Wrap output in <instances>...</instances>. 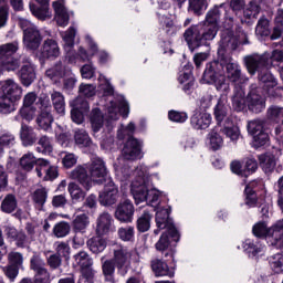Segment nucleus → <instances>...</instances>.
<instances>
[{
  "instance_id": "59",
  "label": "nucleus",
  "mask_w": 283,
  "mask_h": 283,
  "mask_svg": "<svg viewBox=\"0 0 283 283\" xmlns=\"http://www.w3.org/2000/svg\"><path fill=\"white\" fill-rule=\"evenodd\" d=\"M255 33L260 36H269V34H271V31L269 30V20L266 18H260L255 28Z\"/></svg>"
},
{
  "instance_id": "1",
  "label": "nucleus",
  "mask_w": 283,
  "mask_h": 283,
  "mask_svg": "<svg viewBox=\"0 0 283 283\" xmlns=\"http://www.w3.org/2000/svg\"><path fill=\"white\" fill-rule=\"evenodd\" d=\"M238 49V38L231 33V31H223L221 34V40L219 42L218 49V61L211 62L207 65L203 75L202 83L207 85H214L218 92H224L229 94L231 92V86L227 78L231 83H238L242 78V69L238 62H233L231 57V52ZM226 67V74L222 75L220 70Z\"/></svg>"
},
{
  "instance_id": "27",
  "label": "nucleus",
  "mask_w": 283,
  "mask_h": 283,
  "mask_svg": "<svg viewBox=\"0 0 283 283\" xmlns=\"http://www.w3.org/2000/svg\"><path fill=\"white\" fill-rule=\"evenodd\" d=\"M256 72H259V81L263 90H266V92L270 93L271 90H273V87L277 85V81L275 80L273 74L269 72V67L260 69Z\"/></svg>"
},
{
  "instance_id": "43",
  "label": "nucleus",
  "mask_w": 283,
  "mask_h": 283,
  "mask_svg": "<svg viewBox=\"0 0 283 283\" xmlns=\"http://www.w3.org/2000/svg\"><path fill=\"white\" fill-rule=\"evenodd\" d=\"M35 165H39V159L32 153H27L20 158V166L24 171H32Z\"/></svg>"
},
{
  "instance_id": "14",
  "label": "nucleus",
  "mask_w": 283,
  "mask_h": 283,
  "mask_svg": "<svg viewBox=\"0 0 283 283\" xmlns=\"http://www.w3.org/2000/svg\"><path fill=\"white\" fill-rule=\"evenodd\" d=\"M115 218L119 222H132L134 220V203L126 199L117 205Z\"/></svg>"
},
{
  "instance_id": "63",
  "label": "nucleus",
  "mask_w": 283,
  "mask_h": 283,
  "mask_svg": "<svg viewBox=\"0 0 283 283\" xmlns=\"http://www.w3.org/2000/svg\"><path fill=\"white\" fill-rule=\"evenodd\" d=\"M8 262L11 266H17L19 269L23 264V254L20 252H10L8 254Z\"/></svg>"
},
{
  "instance_id": "55",
  "label": "nucleus",
  "mask_w": 283,
  "mask_h": 283,
  "mask_svg": "<svg viewBox=\"0 0 283 283\" xmlns=\"http://www.w3.org/2000/svg\"><path fill=\"white\" fill-rule=\"evenodd\" d=\"M269 263L274 273H283V254L276 253L269 258Z\"/></svg>"
},
{
  "instance_id": "34",
  "label": "nucleus",
  "mask_w": 283,
  "mask_h": 283,
  "mask_svg": "<svg viewBox=\"0 0 283 283\" xmlns=\"http://www.w3.org/2000/svg\"><path fill=\"white\" fill-rule=\"evenodd\" d=\"M130 193L135 200V205L143 202V177H136L130 184Z\"/></svg>"
},
{
  "instance_id": "11",
  "label": "nucleus",
  "mask_w": 283,
  "mask_h": 283,
  "mask_svg": "<svg viewBox=\"0 0 283 283\" xmlns=\"http://www.w3.org/2000/svg\"><path fill=\"white\" fill-rule=\"evenodd\" d=\"M88 171L91 174L90 178L92 182H97V185H103V182H105V179L107 178V168L102 159H93Z\"/></svg>"
},
{
  "instance_id": "8",
  "label": "nucleus",
  "mask_w": 283,
  "mask_h": 283,
  "mask_svg": "<svg viewBox=\"0 0 283 283\" xmlns=\"http://www.w3.org/2000/svg\"><path fill=\"white\" fill-rule=\"evenodd\" d=\"M31 270L35 273V283H50V272L45 268V261L35 254L30 261Z\"/></svg>"
},
{
  "instance_id": "58",
  "label": "nucleus",
  "mask_w": 283,
  "mask_h": 283,
  "mask_svg": "<svg viewBox=\"0 0 283 283\" xmlns=\"http://www.w3.org/2000/svg\"><path fill=\"white\" fill-rule=\"evenodd\" d=\"M244 193H245V205L248 207H255L258 205V195L253 190V185L249 184L245 187Z\"/></svg>"
},
{
  "instance_id": "32",
  "label": "nucleus",
  "mask_w": 283,
  "mask_h": 283,
  "mask_svg": "<svg viewBox=\"0 0 283 283\" xmlns=\"http://www.w3.org/2000/svg\"><path fill=\"white\" fill-rule=\"evenodd\" d=\"M90 227V217L85 213L77 214L72 221L74 233H86Z\"/></svg>"
},
{
  "instance_id": "24",
  "label": "nucleus",
  "mask_w": 283,
  "mask_h": 283,
  "mask_svg": "<svg viewBox=\"0 0 283 283\" xmlns=\"http://www.w3.org/2000/svg\"><path fill=\"white\" fill-rule=\"evenodd\" d=\"M64 0H57L52 3L53 10L55 12V21L61 28H65L70 23V13L65 9Z\"/></svg>"
},
{
  "instance_id": "57",
  "label": "nucleus",
  "mask_w": 283,
  "mask_h": 283,
  "mask_svg": "<svg viewBox=\"0 0 283 283\" xmlns=\"http://www.w3.org/2000/svg\"><path fill=\"white\" fill-rule=\"evenodd\" d=\"M74 39H76V29L71 27L63 34L64 48H65L66 52H70V50H72V48H74Z\"/></svg>"
},
{
  "instance_id": "25",
  "label": "nucleus",
  "mask_w": 283,
  "mask_h": 283,
  "mask_svg": "<svg viewBox=\"0 0 283 283\" xmlns=\"http://www.w3.org/2000/svg\"><path fill=\"white\" fill-rule=\"evenodd\" d=\"M190 124L193 129H208L211 125V114L196 111L190 118Z\"/></svg>"
},
{
  "instance_id": "23",
  "label": "nucleus",
  "mask_w": 283,
  "mask_h": 283,
  "mask_svg": "<svg viewBox=\"0 0 283 283\" xmlns=\"http://www.w3.org/2000/svg\"><path fill=\"white\" fill-rule=\"evenodd\" d=\"M72 74V70L67 69L63 65V62H57L51 69L46 70L45 76L53 81L54 83H59L63 76H70Z\"/></svg>"
},
{
  "instance_id": "4",
  "label": "nucleus",
  "mask_w": 283,
  "mask_h": 283,
  "mask_svg": "<svg viewBox=\"0 0 283 283\" xmlns=\"http://www.w3.org/2000/svg\"><path fill=\"white\" fill-rule=\"evenodd\" d=\"M21 86L14 80H6L0 87V114H12L14 103L21 99Z\"/></svg>"
},
{
  "instance_id": "9",
  "label": "nucleus",
  "mask_w": 283,
  "mask_h": 283,
  "mask_svg": "<svg viewBox=\"0 0 283 283\" xmlns=\"http://www.w3.org/2000/svg\"><path fill=\"white\" fill-rule=\"evenodd\" d=\"M98 202L102 207H112L118 202V187L114 181H108L103 191L98 195Z\"/></svg>"
},
{
  "instance_id": "6",
  "label": "nucleus",
  "mask_w": 283,
  "mask_h": 283,
  "mask_svg": "<svg viewBox=\"0 0 283 283\" xmlns=\"http://www.w3.org/2000/svg\"><path fill=\"white\" fill-rule=\"evenodd\" d=\"M244 61L249 74L254 75L258 70H262L263 67H271V65H273V61L282 63L283 51L274 50L272 53L265 52L262 55H249L244 59Z\"/></svg>"
},
{
  "instance_id": "13",
  "label": "nucleus",
  "mask_w": 283,
  "mask_h": 283,
  "mask_svg": "<svg viewBox=\"0 0 283 283\" xmlns=\"http://www.w3.org/2000/svg\"><path fill=\"white\" fill-rule=\"evenodd\" d=\"M184 39L188 44L189 50L193 52V50L200 48L202 45V34L200 31V25H191L189 27L185 33Z\"/></svg>"
},
{
  "instance_id": "39",
  "label": "nucleus",
  "mask_w": 283,
  "mask_h": 283,
  "mask_svg": "<svg viewBox=\"0 0 283 283\" xmlns=\"http://www.w3.org/2000/svg\"><path fill=\"white\" fill-rule=\"evenodd\" d=\"M29 8L33 17H35L40 21H45V19H52V11H50V7L48 6L36 7L34 3H30Z\"/></svg>"
},
{
  "instance_id": "41",
  "label": "nucleus",
  "mask_w": 283,
  "mask_h": 283,
  "mask_svg": "<svg viewBox=\"0 0 283 283\" xmlns=\"http://www.w3.org/2000/svg\"><path fill=\"white\" fill-rule=\"evenodd\" d=\"M259 165L265 174H271L275 169V156L273 155H260Z\"/></svg>"
},
{
  "instance_id": "45",
  "label": "nucleus",
  "mask_w": 283,
  "mask_h": 283,
  "mask_svg": "<svg viewBox=\"0 0 283 283\" xmlns=\"http://www.w3.org/2000/svg\"><path fill=\"white\" fill-rule=\"evenodd\" d=\"M17 145V137L12 133H4L0 135V156L3 149H10Z\"/></svg>"
},
{
  "instance_id": "5",
  "label": "nucleus",
  "mask_w": 283,
  "mask_h": 283,
  "mask_svg": "<svg viewBox=\"0 0 283 283\" xmlns=\"http://www.w3.org/2000/svg\"><path fill=\"white\" fill-rule=\"evenodd\" d=\"M252 233L256 238H266L272 247L283 249V220L277 221L272 228H268L264 222L255 223Z\"/></svg>"
},
{
  "instance_id": "56",
  "label": "nucleus",
  "mask_w": 283,
  "mask_h": 283,
  "mask_svg": "<svg viewBox=\"0 0 283 283\" xmlns=\"http://www.w3.org/2000/svg\"><path fill=\"white\" fill-rule=\"evenodd\" d=\"M247 129L248 133L251 134V136H255L256 134L264 132V120L252 119L248 122Z\"/></svg>"
},
{
  "instance_id": "35",
  "label": "nucleus",
  "mask_w": 283,
  "mask_h": 283,
  "mask_svg": "<svg viewBox=\"0 0 283 283\" xmlns=\"http://www.w3.org/2000/svg\"><path fill=\"white\" fill-rule=\"evenodd\" d=\"M19 52V42L13 41L10 43H4L0 45V62L6 61V59H11Z\"/></svg>"
},
{
  "instance_id": "60",
  "label": "nucleus",
  "mask_w": 283,
  "mask_h": 283,
  "mask_svg": "<svg viewBox=\"0 0 283 283\" xmlns=\"http://www.w3.org/2000/svg\"><path fill=\"white\" fill-rule=\"evenodd\" d=\"M78 92L81 96H85V98H92V96H96V85L81 84L78 87Z\"/></svg>"
},
{
  "instance_id": "16",
  "label": "nucleus",
  "mask_w": 283,
  "mask_h": 283,
  "mask_svg": "<svg viewBox=\"0 0 283 283\" xmlns=\"http://www.w3.org/2000/svg\"><path fill=\"white\" fill-rule=\"evenodd\" d=\"M112 251L114 254L113 262L117 269H123V266L129 264L132 253H129V251L125 247L115 243L113 244Z\"/></svg>"
},
{
  "instance_id": "31",
  "label": "nucleus",
  "mask_w": 283,
  "mask_h": 283,
  "mask_svg": "<svg viewBox=\"0 0 283 283\" xmlns=\"http://www.w3.org/2000/svg\"><path fill=\"white\" fill-rule=\"evenodd\" d=\"M61 54L59 44L52 39H46L42 46L43 59H56Z\"/></svg>"
},
{
  "instance_id": "19",
  "label": "nucleus",
  "mask_w": 283,
  "mask_h": 283,
  "mask_svg": "<svg viewBox=\"0 0 283 283\" xmlns=\"http://www.w3.org/2000/svg\"><path fill=\"white\" fill-rule=\"evenodd\" d=\"M122 156L124 160H136L140 156V144L138 139L134 137L128 138L122 150Z\"/></svg>"
},
{
  "instance_id": "15",
  "label": "nucleus",
  "mask_w": 283,
  "mask_h": 283,
  "mask_svg": "<svg viewBox=\"0 0 283 283\" xmlns=\"http://www.w3.org/2000/svg\"><path fill=\"white\" fill-rule=\"evenodd\" d=\"M4 233L9 240L15 243V247L19 249H25V247H30L28 234H25L22 230H17V228L12 226H7L4 228Z\"/></svg>"
},
{
  "instance_id": "53",
  "label": "nucleus",
  "mask_w": 283,
  "mask_h": 283,
  "mask_svg": "<svg viewBox=\"0 0 283 283\" xmlns=\"http://www.w3.org/2000/svg\"><path fill=\"white\" fill-rule=\"evenodd\" d=\"M74 140L80 147H90L92 145V138L84 129L75 130Z\"/></svg>"
},
{
  "instance_id": "22",
  "label": "nucleus",
  "mask_w": 283,
  "mask_h": 283,
  "mask_svg": "<svg viewBox=\"0 0 283 283\" xmlns=\"http://www.w3.org/2000/svg\"><path fill=\"white\" fill-rule=\"evenodd\" d=\"M114 219L109 212H102L96 219V235H107L112 231Z\"/></svg>"
},
{
  "instance_id": "44",
  "label": "nucleus",
  "mask_w": 283,
  "mask_h": 283,
  "mask_svg": "<svg viewBox=\"0 0 283 283\" xmlns=\"http://www.w3.org/2000/svg\"><path fill=\"white\" fill-rule=\"evenodd\" d=\"M209 145L213 151H218V149L222 148V145H224V140L222 139V136L218 134V127L213 128L208 134Z\"/></svg>"
},
{
  "instance_id": "36",
  "label": "nucleus",
  "mask_w": 283,
  "mask_h": 283,
  "mask_svg": "<svg viewBox=\"0 0 283 283\" xmlns=\"http://www.w3.org/2000/svg\"><path fill=\"white\" fill-rule=\"evenodd\" d=\"M18 207H19V202L17 201V197L12 193H8L2 199L0 209L3 213H14Z\"/></svg>"
},
{
  "instance_id": "12",
  "label": "nucleus",
  "mask_w": 283,
  "mask_h": 283,
  "mask_svg": "<svg viewBox=\"0 0 283 283\" xmlns=\"http://www.w3.org/2000/svg\"><path fill=\"white\" fill-rule=\"evenodd\" d=\"M41 41H43V36L39 28L29 29L23 33V45L30 52H35L38 48H41Z\"/></svg>"
},
{
  "instance_id": "37",
  "label": "nucleus",
  "mask_w": 283,
  "mask_h": 283,
  "mask_svg": "<svg viewBox=\"0 0 283 283\" xmlns=\"http://www.w3.org/2000/svg\"><path fill=\"white\" fill-rule=\"evenodd\" d=\"M222 10H224V3L216 4L210 9L206 15V23L210 25H218L220 17H222Z\"/></svg>"
},
{
  "instance_id": "26",
  "label": "nucleus",
  "mask_w": 283,
  "mask_h": 283,
  "mask_svg": "<svg viewBox=\"0 0 283 283\" xmlns=\"http://www.w3.org/2000/svg\"><path fill=\"white\" fill-rule=\"evenodd\" d=\"M227 94L229 93L223 92V94L220 96L214 107V116H216V120L218 122V125H221L222 122L227 118V114H229V104H228Z\"/></svg>"
},
{
  "instance_id": "30",
  "label": "nucleus",
  "mask_w": 283,
  "mask_h": 283,
  "mask_svg": "<svg viewBox=\"0 0 283 283\" xmlns=\"http://www.w3.org/2000/svg\"><path fill=\"white\" fill-rule=\"evenodd\" d=\"M90 251L98 255V253H103L105 249H107V240L103 238V234H97L87 240L86 242Z\"/></svg>"
},
{
  "instance_id": "17",
  "label": "nucleus",
  "mask_w": 283,
  "mask_h": 283,
  "mask_svg": "<svg viewBox=\"0 0 283 283\" xmlns=\"http://www.w3.org/2000/svg\"><path fill=\"white\" fill-rule=\"evenodd\" d=\"M35 171L39 178H42V176L44 175V180H54L59 178V169L54 166H51L50 161L45 159L38 160Z\"/></svg>"
},
{
  "instance_id": "3",
  "label": "nucleus",
  "mask_w": 283,
  "mask_h": 283,
  "mask_svg": "<svg viewBox=\"0 0 283 283\" xmlns=\"http://www.w3.org/2000/svg\"><path fill=\"white\" fill-rule=\"evenodd\" d=\"M156 224L157 229H166L167 231L164 232L156 243L157 251H160L161 253H165L168 249L171 242L169 241V238L174 240V242H178L180 240V234L178 233V230L174 226V222L171 219H169V209H160L156 213Z\"/></svg>"
},
{
  "instance_id": "28",
  "label": "nucleus",
  "mask_w": 283,
  "mask_h": 283,
  "mask_svg": "<svg viewBox=\"0 0 283 283\" xmlns=\"http://www.w3.org/2000/svg\"><path fill=\"white\" fill-rule=\"evenodd\" d=\"M20 140L23 147H32V145L36 143V133L34 132V128L22 123L20 129Z\"/></svg>"
},
{
  "instance_id": "49",
  "label": "nucleus",
  "mask_w": 283,
  "mask_h": 283,
  "mask_svg": "<svg viewBox=\"0 0 283 283\" xmlns=\"http://www.w3.org/2000/svg\"><path fill=\"white\" fill-rule=\"evenodd\" d=\"M67 191L73 202H78V200H83L85 198V191H83L81 186H78L76 182H70L67 186Z\"/></svg>"
},
{
  "instance_id": "51",
  "label": "nucleus",
  "mask_w": 283,
  "mask_h": 283,
  "mask_svg": "<svg viewBox=\"0 0 283 283\" xmlns=\"http://www.w3.org/2000/svg\"><path fill=\"white\" fill-rule=\"evenodd\" d=\"M0 67L6 70V72H15L19 67H21V60L18 57H7L6 60L0 61Z\"/></svg>"
},
{
  "instance_id": "50",
  "label": "nucleus",
  "mask_w": 283,
  "mask_h": 283,
  "mask_svg": "<svg viewBox=\"0 0 283 283\" xmlns=\"http://www.w3.org/2000/svg\"><path fill=\"white\" fill-rule=\"evenodd\" d=\"M36 151L39 154H52L54 147L52 146V139L48 136H41L38 142Z\"/></svg>"
},
{
  "instance_id": "47",
  "label": "nucleus",
  "mask_w": 283,
  "mask_h": 283,
  "mask_svg": "<svg viewBox=\"0 0 283 283\" xmlns=\"http://www.w3.org/2000/svg\"><path fill=\"white\" fill-rule=\"evenodd\" d=\"M99 85L98 90L102 92L103 96H113L114 95V86H112V83H109V80L105 77V75L99 74L97 78Z\"/></svg>"
},
{
  "instance_id": "40",
  "label": "nucleus",
  "mask_w": 283,
  "mask_h": 283,
  "mask_svg": "<svg viewBox=\"0 0 283 283\" xmlns=\"http://www.w3.org/2000/svg\"><path fill=\"white\" fill-rule=\"evenodd\" d=\"M32 200H33L36 209H39V211H41L43 209V206L48 201V189H45L43 187L35 189L32 193Z\"/></svg>"
},
{
  "instance_id": "48",
  "label": "nucleus",
  "mask_w": 283,
  "mask_h": 283,
  "mask_svg": "<svg viewBox=\"0 0 283 283\" xmlns=\"http://www.w3.org/2000/svg\"><path fill=\"white\" fill-rule=\"evenodd\" d=\"M260 3L255 0H251L247 8L243 10V17L245 19H258V14H260Z\"/></svg>"
},
{
  "instance_id": "20",
  "label": "nucleus",
  "mask_w": 283,
  "mask_h": 283,
  "mask_svg": "<svg viewBox=\"0 0 283 283\" xmlns=\"http://www.w3.org/2000/svg\"><path fill=\"white\" fill-rule=\"evenodd\" d=\"M151 270L156 277H174L176 275V269L170 268L167 262L160 259L151 261Z\"/></svg>"
},
{
  "instance_id": "61",
  "label": "nucleus",
  "mask_w": 283,
  "mask_h": 283,
  "mask_svg": "<svg viewBox=\"0 0 283 283\" xmlns=\"http://www.w3.org/2000/svg\"><path fill=\"white\" fill-rule=\"evenodd\" d=\"M2 272L10 282H14V280L19 277V268L17 265L8 264L6 266H2Z\"/></svg>"
},
{
  "instance_id": "21",
  "label": "nucleus",
  "mask_w": 283,
  "mask_h": 283,
  "mask_svg": "<svg viewBox=\"0 0 283 283\" xmlns=\"http://www.w3.org/2000/svg\"><path fill=\"white\" fill-rule=\"evenodd\" d=\"M72 180H77L86 191L92 189V178L87 174V169L83 166L75 167L70 174Z\"/></svg>"
},
{
  "instance_id": "18",
  "label": "nucleus",
  "mask_w": 283,
  "mask_h": 283,
  "mask_svg": "<svg viewBox=\"0 0 283 283\" xmlns=\"http://www.w3.org/2000/svg\"><path fill=\"white\" fill-rule=\"evenodd\" d=\"M107 114L111 120H118V114H123L125 118L129 114V104L126 101H120L118 104L111 101L107 106Z\"/></svg>"
},
{
  "instance_id": "33",
  "label": "nucleus",
  "mask_w": 283,
  "mask_h": 283,
  "mask_svg": "<svg viewBox=\"0 0 283 283\" xmlns=\"http://www.w3.org/2000/svg\"><path fill=\"white\" fill-rule=\"evenodd\" d=\"M51 103L60 116H65V96L59 91L51 92Z\"/></svg>"
},
{
  "instance_id": "7",
  "label": "nucleus",
  "mask_w": 283,
  "mask_h": 283,
  "mask_svg": "<svg viewBox=\"0 0 283 283\" xmlns=\"http://www.w3.org/2000/svg\"><path fill=\"white\" fill-rule=\"evenodd\" d=\"M39 109L40 113L36 117V125L44 132H50L52 129V124L54 123V117L52 116V104H50V97L43 95L39 97Z\"/></svg>"
},
{
  "instance_id": "62",
  "label": "nucleus",
  "mask_w": 283,
  "mask_h": 283,
  "mask_svg": "<svg viewBox=\"0 0 283 283\" xmlns=\"http://www.w3.org/2000/svg\"><path fill=\"white\" fill-rule=\"evenodd\" d=\"M268 118L274 120V123H280L281 118H283V107L271 106L268 109Z\"/></svg>"
},
{
  "instance_id": "2",
  "label": "nucleus",
  "mask_w": 283,
  "mask_h": 283,
  "mask_svg": "<svg viewBox=\"0 0 283 283\" xmlns=\"http://www.w3.org/2000/svg\"><path fill=\"white\" fill-rule=\"evenodd\" d=\"M232 107L235 112H242L248 107L249 112L260 114L266 109V97L260 94V88L251 85L248 95L242 86H235L232 96Z\"/></svg>"
},
{
  "instance_id": "52",
  "label": "nucleus",
  "mask_w": 283,
  "mask_h": 283,
  "mask_svg": "<svg viewBox=\"0 0 283 283\" xmlns=\"http://www.w3.org/2000/svg\"><path fill=\"white\" fill-rule=\"evenodd\" d=\"M102 269L106 277V282L116 283L114 280V272L116 271V263H114V260H106L103 263Z\"/></svg>"
},
{
  "instance_id": "42",
  "label": "nucleus",
  "mask_w": 283,
  "mask_h": 283,
  "mask_svg": "<svg viewBox=\"0 0 283 283\" xmlns=\"http://www.w3.org/2000/svg\"><path fill=\"white\" fill-rule=\"evenodd\" d=\"M160 198V192L157 189H147L144 196V201L148 207H153V211H156V208L160 202L158 201Z\"/></svg>"
},
{
  "instance_id": "46",
  "label": "nucleus",
  "mask_w": 283,
  "mask_h": 283,
  "mask_svg": "<svg viewBox=\"0 0 283 283\" xmlns=\"http://www.w3.org/2000/svg\"><path fill=\"white\" fill-rule=\"evenodd\" d=\"M73 259L77 264V266H80L81 269L94 265V261L90 258V254L85 251L77 252L76 254H74Z\"/></svg>"
},
{
  "instance_id": "64",
  "label": "nucleus",
  "mask_w": 283,
  "mask_h": 283,
  "mask_svg": "<svg viewBox=\"0 0 283 283\" xmlns=\"http://www.w3.org/2000/svg\"><path fill=\"white\" fill-rule=\"evenodd\" d=\"M159 23L168 33L174 30V20L169 15L159 14Z\"/></svg>"
},
{
  "instance_id": "54",
  "label": "nucleus",
  "mask_w": 283,
  "mask_h": 283,
  "mask_svg": "<svg viewBox=\"0 0 283 283\" xmlns=\"http://www.w3.org/2000/svg\"><path fill=\"white\" fill-rule=\"evenodd\" d=\"M70 231H72V226L65 221L56 223L53 228L55 238H65L66 235H70Z\"/></svg>"
},
{
  "instance_id": "29",
  "label": "nucleus",
  "mask_w": 283,
  "mask_h": 283,
  "mask_svg": "<svg viewBox=\"0 0 283 283\" xmlns=\"http://www.w3.org/2000/svg\"><path fill=\"white\" fill-rule=\"evenodd\" d=\"M90 124H91V129L93 134H98L102 127H104L105 116L103 115V112L99 111V108L92 109L90 114Z\"/></svg>"
},
{
  "instance_id": "10",
  "label": "nucleus",
  "mask_w": 283,
  "mask_h": 283,
  "mask_svg": "<svg viewBox=\"0 0 283 283\" xmlns=\"http://www.w3.org/2000/svg\"><path fill=\"white\" fill-rule=\"evenodd\" d=\"M22 67L19 71V78L24 87H30L36 78V72H34V65L30 62V57H22Z\"/></svg>"
},
{
  "instance_id": "38",
  "label": "nucleus",
  "mask_w": 283,
  "mask_h": 283,
  "mask_svg": "<svg viewBox=\"0 0 283 283\" xmlns=\"http://www.w3.org/2000/svg\"><path fill=\"white\" fill-rule=\"evenodd\" d=\"M218 34V24H208L205 22L203 29L201 30V43L207 45V41H213Z\"/></svg>"
}]
</instances>
